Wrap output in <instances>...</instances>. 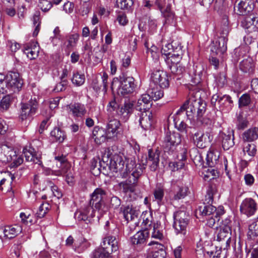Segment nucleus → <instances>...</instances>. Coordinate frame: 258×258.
I'll return each mask as SVG.
<instances>
[{
    "label": "nucleus",
    "instance_id": "nucleus-29",
    "mask_svg": "<svg viewBox=\"0 0 258 258\" xmlns=\"http://www.w3.org/2000/svg\"><path fill=\"white\" fill-rule=\"evenodd\" d=\"M220 137L222 139V145L223 149L225 150H229L234 145L233 131L226 134L224 133L220 134Z\"/></svg>",
    "mask_w": 258,
    "mask_h": 258
},
{
    "label": "nucleus",
    "instance_id": "nucleus-27",
    "mask_svg": "<svg viewBox=\"0 0 258 258\" xmlns=\"http://www.w3.org/2000/svg\"><path fill=\"white\" fill-rule=\"evenodd\" d=\"M244 142H252L258 139V127H252L244 131L241 135Z\"/></svg>",
    "mask_w": 258,
    "mask_h": 258
},
{
    "label": "nucleus",
    "instance_id": "nucleus-17",
    "mask_svg": "<svg viewBox=\"0 0 258 258\" xmlns=\"http://www.w3.org/2000/svg\"><path fill=\"white\" fill-rule=\"evenodd\" d=\"M147 237L148 232L147 231H138L131 238V242L133 245H135L136 248L141 250L145 244Z\"/></svg>",
    "mask_w": 258,
    "mask_h": 258
},
{
    "label": "nucleus",
    "instance_id": "nucleus-47",
    "mask_svg": "<svg viewBox=\"0 0 258 258\" xmlns=\"http://www.w3.org/2000/svg\"><path fill=\"white\" fill-rule=\"evenodd\" d=\"M190 156L197 166L203 165V159L196 149H194L191 152H190Z\"/></svg>",
    "mask_w": 258,
    "mask_h": 258
},
{
    "label": "nucleus",
    "instance_id": "nucleus-10",
    "mask_svg": "<svg viewBox=\"0 0 258 258\" xmlns=\"http://www.w3.org/2000/svg\"><path fill=\"white\" fill-rule=\"evenodd\" d=\"M151 81L155 84L162 88H166L169 86V80L167 73L162 70L154 71L151 75Z\"/></svg>",
    "mask_w": 258,
    "mask_h": 258
},
{
    "label": "nucleus",
    "instance_id": "nucleus-19",
    "mask_svg": "<svg viewBox=\"0 0 258 258\" xmlns=\"http://www.w3.org/2000/svg\"><path fill=\"white\" fill-rule=\"evenodd\" d=\"M231 227L229 225H225L220 228L217 234L216 240L218 241H223L226 246H229L230 242Z\"/></svg>",
    "mask_w": 258,
    "mask_h": 258
},
{
    "label": "nucleus",
    "instance_id": "nucleus-32",
    "mask_svg": "<svg viewBox=\"0 0 258 258\" xmlns=\"http://www.w3.org/2000/svg\"><path fill=\"white\" fill-rule=\"evenodd\" d=\"M203 68L201 65L194 66L192 71L190 72L191 82L194 85H197L201 83L203 76Z\"/></svg>",
    "mask_w": 258,
    "mask_h": 258
},
{
    "label": "nucleus",
    "instance_id": "nucleus-44",
    "mask_svg": "<svg viewBox=\"0 0 258 258\" xmlns=\"http://www.w3.org/2000/svg\"><path fill=\"white\" fill-rule=\"evenodd\" d=\"M162 88L157 86L156 88H152L148 90V94L152 100L155 101L158 100L163 96V91Z\"/></svg>",
    "mask_w": 258,
    "mask_h": 258
},
{
    "label": "nucleus",
    "instance_id": "nucleus-45",
    "mask_svg": "<svg viewBox=\"0 0 258 258\" xmlns=\"http://www.w3.org/2000/svg\"><path fill=\"white\" fill-rule=\"evenodd\" d=\"M233 101L229 95H223L219 99V107L230 109L232 107Z\"/></svg>",
    "mask_w": 258,
    "mask_h": 258
},
{
    "label": "nucleus",
    "instance_id": "nucleus-59",
    "mask_svg": "<svg viewBox=\"0 0 258 258\" xmlns=\"http://www.w3.org/2000/svg\"><path fill=\"white\" fill-rule=\"evenodd\" d=\"M39 7L43 12L48 11L52 7V3L47 0H41L39 3Z\"/></svg>",
    "mask_w": 258,
    "mask_h": 258
},
{
    "label": "nucleus",
    "instance_id": "nucleus-22",
    "mask_svg": "<svg viewBox=\"0 0 258 258\" xmlns=\"http://www.w3.org/2000/svg\"><path fill=\"white\" fill-rule=\"evenodd\" d=\"M120 125V121L116 119H112L109 121L106 131L107 136L109 139L117 136Z\"/></svg>",
    "mask_w": 258,
    "mask_h": 258
},
{
    "label": "nucleus",
    "instance_id": "nucleus-46",
    "mask_svg": "<svg viewBox=\"0 0 258 258\" xmlns=\"http://www.w3.org/2000/svg\"><path fill=\"white\" fill-rule=\"evenodd\" d=\"M247 236L251 239L258 236V220L249 225Z\"/></svg>",
    "mask_w": 258,
    "mask_h": 258
},
{
    "label": "nucleus",
    "instance_id": "nucleus-18",
    "mask_svg": "<svg viewBox=\"0 0 258 258\" xmlns=\"http://www.w3.org/2000/svg\"><path fill=\"white\" fill-rule=\"evenodd\" d=\"M160 152L156 150L153 151L152 149L148 150V156L147 163L149 164L150 169L152 171H155L159 166Z\"/></svg>",
    "mask_w": 258,
    "mask_h": 258
},
{
    "label": "nucleus",
    "instance_id": "nucleus-41",
    "mask_svg": "<svg viewBox=\"0 0 258 258\" xmlns=\"http://www.w3.org/2000/svg\"><path fill=\"white\" fill-rule=\"evenodd\" d=\"M14 98L10 94L5 96L0 101V110L6 111L12 103Z\"/></svg>",
    "mask_w": 258,
    "mask_h": 258
},
{
    "label": "nucleus",
    "instance_id": "nucleus-37",
    "mask_svg": "<svg viewBox=\"0 0 258 258\" xmlns=\"http://www.w3.org/2000/svg\"><path fill=\"white\" fill-rule=\"evenodd\" d=\"M216 211V208L212 205V204H203L200 206L199 209L196 210V214L199 213V214L203 216H209Z\"/></svg>",
    "mask_w": 258,
    "mask_h": 258
},
{
    "label": "nucleus",
    "instance_id": "nucleus-56",
    "mask_svg": "<svg viewBox=\"0 0 258 258\" xmlns=\"http://www.w3.org/2000/svg\"><path fill=\"white\" fill-rule=\"evenodd\" d=\"M251 102L250 95L245 93L243 94L239 99L238 104L239 107H242L248 105Z\"/></svg>",
    "mask_w": 258,
    "mask_h": 258
},
{
    "label": "nucleus",
    "instance_id": "nucleus-12",
    "mask_svg": "<svg viewBox=\"0 0 258 258\" xmlns=\"http://www.w3.org/2000/svg\"><path fill=\"white\" fill-rule=\"evenodd\" d=\"M95 209L91 206H87L84 208L77 211L75 213V218L78 221H89L95 215Z\"/></svg>",
    "mask_w": 258,
    "mask_h": 258
},
{
    "label": "nucleus",
    "instance_id": "nucleus-62",
    "mask_svg": "<svg viewBox=\"0 0 258 258\" xmlns=\"http://www.w3.org/2000/svg\"><path fill=\"white\" fill-rule=\"evenodd\" d=\"M79 36L78 34H74L69 36L67 47L74 46L79 40Z\"/></svg>",
    "mask_w": 258,
    "mask_h": 258
},
{
    "label": "nucleus",
    "instance_id": "nucleus-20",
    "mask_svg": "<svg viewBox=\"0 0 258 258\" xmlns=\"http://www.w3.org/2000/svg\"><path fill=\"white\" fill-rule=\"evenodd\" d=\"M176 181L173 180L172 185L174 191L173 199L174 200H179L184 198L187 194L188 187L183 184H178L175 185Z\"/></svg>",
    "mask_w": 258,
    "mask_h": 258
},
{
    "label": "nucleus",
    "instance_id": "nucleus-14",
    "mask_svg": "<svg viewBox=\"0 0 258 258\" xmlns=\"http://www.w3.org/2000/svg\"><path fill=\"white\" fill-rule=\"evenodd\" d=\"M102 248L110 253L116 251L118 249V241L115 236L108 234L103 240Z\"/></svg>",
    "mask_w": 258,
    "mask_h": 258
},
{
    "label": "nucleus",
    "instance_id": "nucleus-50",
    "mask_svg": "<svg viewBox=\"0 0 258 258\" xmlns=\"http://www.w3.org/2000/svg\"><path fill=\"white\" fill-rule=\"evenodd\" d=\"M50 208V206L48 203H43L39 207V210L36 213L37 217L39 218H43L49 210Z\"/></svg>",
    "mask_w": 258,
    "mask_h": 258
},
{
    "label": "nucleus",
    "instance_id": "nucleus-25",
    "mask_svg": "<svg viewBox=\"0 0 258 258\" xmlns=\"http://www.w3.org/2000/svg\"><path fill=\"white\" fill-rule=\"evenodd\" d=\"M239 68L243 72L252 74L254 71L255 63L252 58L247 57L240 62Z\"/></svg>",
    "mask_w": 258,
    "mask_h": 258
},
{
    "label": "nucleus",
    "instance_id": "nucleus-42",
    "mask_svg": "<svg viewBox=\"0 0 258 258\" xmlns=\"http://www.w3.org/2000/svg\"><path fill=\"white\" fill-rule=\"evenodd\" d=\"M50 134L51 137L59 143H62L66 138V135L64 131L58 127H55L51 132Z\"/></svg>",
    "mask_w": 258,
    "mask_h": 258
},
{
    "label": "nucleus",
    "instance_id": "nucleus-36",
    "mask_svg": "<svg viewBox=\"0 0 258 258\" xmlns=\"http://www.w3.org/2000/svg\"><path fill=\"white\" fill-rule=\"evenodd\" d=\"M127 178L126 180L119 183L118 185L122 189L123 192L133 193L135 191V187L137 185V183L136 181H133L132 179Z\"/></svg>",
    "mask_w": 258,
    "mask_h": 258
},
{
    "label": "nucleus",
    "instance_id": "nucleus-26",
    "mask_svg": "<svg viewBox=\"0 0 258 258\" xmlns=\"http://www.w3.org/2000/svg\"><path fill=\"white\" fill-rule=\"evenodd\" d=\"M121 211L122 212L124 219L127 221H130L137 218L139 215L138 211L136 210L132 205H128L121 207Z\"/></svg>",
    "mask_w": 258,
    "mask_h": 258
},
{
    "label": "nucleus",
    "instance_id": "nucleus-49",
    "mask_svg": "<svg viewBox=\"0 0 258 258\" xmlns=\"http://www.w3.org/2000/svg\"><path fill=\"white\" fill-rule=\"evenodd\" d=\"M110 254L109 252L100 247L93 252L92 258H109Z\"/></svg>",
    "mask_w": 258,
    "mask_h": 258
},
{
    "label": "nucleus",
    "instance_id": "nucleus-31",
    "mask_svg": "<svg viewBox=\"0 0 258 258\" xmlns=\"http://www.w3.org/2000/svg\"><path fill=\"white\" fill-rule=\"evenodd\" d=\"M155 245V247L158 250L153 252L147 258H166V252L164 249V246L159 244L158 242L152 241L149 243V245Z\"/></svg>",
    "mask_w": 258,
    "mask_h": 258
},
{
    "label": "nucleus",
    "instance_id": "nucleus-8",
    "mask_svg": "<svg viewBox=\"0 0 258 258\" xmlns=\"http://www.w3.org/2000/svg\"><path fill=\"white\" fill-rule=\"evenodd\" d=\"M6 77L8 87H9V93L19 92L23 84V80L20 77V74L17 72H11L7 75Z\"/></svg>",
    "mask_w": 258,
    "mask_h": 258
},
{
    "label": "nucleus",
    "instance_id": "nucleus-24",
    "mask_svg": "<svg viewBox=\"0 0 258 258\" xmlns=\"http://www.w3.org/2000/svg\"><path fill=\"white\" fill-rule=\"evenodd\" d=\"M152 99L149 94H144L141 96L140 98L138 100L137 104V109L141 111L149 110V109L152 105Z\"/></svg>",
    "mask_w": 258,
    "mask_h": 258
},
{
    "label": "nucleus",
    "instance_id": "nucleus-63",
    "mask_svg": "<svg viewBox=\"0 0 258 258\" xmlns=\"http://www.w3.org/2000/svg\"><path fill=\"white\" fill-rule=\"evenodd\" d=\"M34 149H31L27 150V149H24L23 154L25 157V159L27 161H31L33 159V156L35 153L33 152Z\"/></svg>",
    "mask_w": 258,
    "mask_h": 258
},
{
    "label": "nucleus",
    "instance_id": "nucleus-40",
    "mask_svg": "<svg viewBox=\"0 0 258 258\" xmlns=\"http://www.w3.org/2000/svg\"><path fill=\"white\" fill-rule=\"evenodd\" d=\"M217 192V188L215 184H210L208 186L207 194L205 196L203 204H212L213 201V196Z\"/></svg>",
    "mask_w": 258,
    "mask_h": 258
},
{
    "label": "nucleus",
    "instance_id": "nucleus-28",
    "mask_svg": "<svg viewBox=\"0 0 258 258\" xmlns=\"http://www.w3.org/2000/svg\"><path fill=\"white\" fill-rule=\"evenodd\" d=\"M22 229L18 225L13 226H6L3 230L4 237L8 239H12L15 237L18 234L22 232Z\"/></svg>",
    "mask_w": 258,
    "mask_h": 258
},
{
    "label": "nucleus",
    "instance_id": "nucleus-1",
    "mask_svg": "<svg viewBox=\"0 0 258 258\" xmlns=\"http://www.w3.org/2000/svg\"><path fill=\"white\" fill-rule=\"evenodd\" d=\"M206 104L202 99L201 92L198 90H191L189 92L188 99L177 111V114H180L182 112L186 111V114L189 119L192 115L197 112L198 119L202 123L210 124L211 120L208 118L203 117L206 111Z\"/></svg>",
    "mask_w": 258,
    "mask_h": 258
},
{
    "label": "nucleus",
    "instance_id": "nucleus-23",
    "mask_svg": "<svg viewBox=\"0 0 258 258\" xmlns=\"http://www.w3.org/2000/svg\"><path fill=\"white\" fill-rule=\"evenodd\" d=\"M249 3L250 2L247 0L240 1L237 6H234V10L235 13L242 16L248 14L252 10L251 4Z\"/></svg>",
    "mask_w": 258,
    "mask_h": 258
},
{
    "label": "nucleus",
    "instance_id": "nucleus-34",
    "mask_svg": "<svg viewBox=\"0 0 258 258\" xmlns=\"http://www.w3.org/2000/svg\"><path fill=\"white\" fill-rule=\"evenodd\" d=\"M69 108L74 116L81 117L86 113V109L84 105L80 103L70 104Z\"/></svg>",
    "mask_w": 258,
    "mask_h": 258
},
{
    "label": "nucleus",
    "instance_id": "nucleus-48",
    "mask_svg": "<svg viewBox=\"0 0 258 258\" xmlns=\"http://www.w3.org/2000/svg\"><path fill=\"white\" fill-rule=\"evenodd\" d=\"M24 52L30 59H35L38 56L39 52L36 46L26 47Z\"/></svg>",
    "mask_w": 258,
    "mask_h": 258
},
{
    "label": "nucleus",
    "instance_id": "nucleus-61",
    "mask_svg": "<svg viewBox=\"0 0 258 258\" xmlns=\"http://www.w3.org/2000/svg\"><path fill=\"white\" fill-rule=\"evenodd\" d=\"M216 82L219 87H223L227 84L226 76L224 73H220L216 78Z\"/></svg>",
    "mask_w": 258,
    "mask_h": 258
},
{
    "label": "nucleus",
    "instance_id": "nucleus-6",
    "mask_svg": "<svg viewBox=\"0 0 258 258\" xmlns=\"http://www.w3.org/2000/svg\"><path fill=\"white\" fill-rule=\"evenodd\" d=\"M173 228L177 233L185 235L186 228L189 223V217L184 211H178L174 214Z\"/></svg>",
    "mask_w": 258,
    "mask_h": 258
},
{
    "label": "nucleus",
    "instance_id": "nucleus-15",
    "mask_svg": "<svg viewBox=\"0 0 258 258\" xmlns=\"http://www.w3.org/2000/svg\"><path fill=\"white\" fill-rule=\"evenodd\" d=\"M134 110V104L129 100L124 101L122 105H121L116 110V112L120 118L126 120L130 115L132 113Z\"/></svg>",
    "mask_w": 258,
    "mask_h": 258
},
{
    "label": "nucleus",
    "instance_id": "nucleus-52",
    "mask_svg": "<svg viewBox=\"0 0 258 258\" xmlns=\"http://www.w3.org/2000/svg\"><path fill=\"white\" fill-rule=\"evenodd\" d=\"M0 93L2 94L9 93V87L7 83V77L0 75Z\"/></svg>",
    "mask_w": 258,
    "mask_h": 258
},
{
    "label": "nucleus",
    "instance_id": "nucleus-7",
    "mask_svg": "<svg viewBox=\"0 0 258 258\" xmlns=\"http://www.w3.org/2000/svg\"><path fill=\"white\" fill-rule=\"evenodd\" d=\"M181 142V137L177 132L167 131L164 138L163 146L164 151L172 153L175 147Z\"/></svg>",
    "mask_w": 258,
    "mask_h": 258
},
{
    "label": "nucleus",
    "instance_id": "nucleus-38",
    "mask_svg": "<svg viewBox=\"0 0 258 258\" xmlns=\"http://www.w3.org/2000/svg\"><path fill=\"white\" fill-rule=\"evenodd\" d=\"M186 149L184 148L183 149V152L181 153L182 155V158L180 159L181 160H183L186 159ZM184 165V163H183V161H179V162H170L169 163V168L170 170L172 171H177L179 169H181L183 167Z\"/></svg>",
    "mask_w": 258,
    "mask_h": 258
},
{
    "label": "nucleus",
    "instance_id": "nucleus-60",
    "mask_svg": "<svg viewBox=\"0 0 258 258\" xmlns=\"http://www.w3.org/2000/svg\"><path fill=\"white\" fill-rule=\"evenodd\" d=\"M177 55L174 56L173 54H170V55L168 56L166 58V61L168 63V66L172 65V64H179V62L180 61L182 57H179Z\"/></svg>",
    "mask_w": 258,
    "mask_h": 258
},
{
    "label": "nucleus",
    "instance_id": "nucleus-30",
    "mask_svg": "<svg viewBox=\"0 0 258 258\" xmlns=\"http://www.w3.org/2000/svg\"><path fill=\"white\" fill-rule=\"evenodd\" d=\"M219 153L218 151L210 149L207 154V164L209 167H216L219 163Z\"/></svg>",
    "mask_w": 258,
    "mask_h": 258
},
{
    "label": "nucleus",
    "instance_id": "nucleus-2",
    "mask_svg": "<svg viewBox=\"0 0 258 258\" xmlns=\"http://www.w3.org/2000/svg\"><path fill=\"white\" fill-rule=\"evenodd\" d=\"M136 86L133 77L122 73L118 78L113 79L111 88L112 90H116L118 94L124 95L134 92Z\"/></svg>",
    "mask_w": 258,
    "mask_h": 258
},
{
    "label": "nucleus",
    "instance_id": "nucleus-33",
    "mask_svg": "<svg viewBox=\"0 0 258 258\" xmlns=\"http://www.w3.org/2000/svg\"><path fill=\"white\" fill-rule=\"evenodd\" d=\"M3 11L10 17L16 15L15 0H3Z\"/></svg>",
    "mask_w": 258,
    "mask_h": 258
},
{
    "label": "nucleus",
    "instance_id": "nucleus-11",
    "mask_svg": "<svg viewBox=\"0 0 258 258\" xmlns=\"http://www.w3.org/2000/svg\"><path fill=\"white\" fill-rule=\"evenodd\" d=\"M37 102L35 98H31L28 103H22L21 113L22 119H25L28 116L33 115L37 108Z\"/></svg>",
    "mask_w": 258,
    "mask_h": 258
},
{
    "label": "nucleus",
    "instance_id": "nucleus-16",
    "mask_svg": "<svg viewBox=\"0 0 258 258\" xmlns=\"http://www.w3.org/2000/svg\"><path fill=\"white\" fill-rule=\"evenodd\" d=\"M194 144L197 147L201 149L206 147L210 142V136L208 133L204 134L202 132H197L193 136Z\"/></svg>",
    "mask_w": 258,
    "mask_h": 258
},
{
    "label": "nucleus",
    "instance_id": "nucleus-55",
    "mask_svg": "<svg viewBox=\"0 0 258 258\" xmlns=\"http://www.w3.org/2000/svg\"><path fill=\"white\" fill-rule=\"evenodd\" d=\"M85 80V76L80 75L78 73L74 74L73 77L72 79V83L77 86L82 85L84 83Z\"/></svg>",
    "mask_w": 258,
    "mask_h": 258
},
{
    "label": "nucleus",
    "instance_id": "nucleus-21",
    "mask_svg": "<svg viewBox=\"0 0 258 258\" xmlns=\"http://www.w3.org/2000/svg\"><path fill=\"white\" fill-rule=\"evenodd\" d=\"M139 121L141 127L145 130L150 128L152 123V114L149 110H145L140 114Z\"/></svg>",
    "mask_w": 258,
    "mask_h": 258
},
{
    "label": "nucleus",
    "instance_id": "nucleus-39",
    "mask_svg": "<svg viewBox=\"0 0 258 258\" xmlns=\"http://www.w3.org/2000/svg\"><path fill=\"white\" fill-rule=\"evenodd\" d=\"M170 70L172 74L174 76L173 79L176 80H180L183 76L185 71L184 68L178 64H172L169 66Z\"/></svg>",
    "mask_w": 258,
    "mask_h": 258
},
{
    "label": "nucleus",
    "instance_id": "nucleus-5",
    "mask_svg": "<svg viewBox=\"0 0 258 258\" xmlns=\"http://www.w3.org/2000/svg\"><path fill=\"white\" fill-rule=\"evenodd\" d=\"M105 197V191L100 188H96L91 195L90 206L100 215H102L107 210L104 202Z\"/></svg>",
    "mask_w": 258,
    "mask_h": 258
},
{
    "label": "nucleus",
    "instance_id": "nucleus-43",
    "mask_svg": "<svg viewBox=\"0 0 258 258\" xmlns=\"http://www.w3.org/2000/svg\"><path fill=\"white\" fill-rule=\"evenodd\" d=\"M256 147L253 143L244 142L243 144V152L244 155L247 154L248 156L253 157L256 154Z\"/></svg>",
    "mask_w": 258,
    "mask_h": 258
},
{
    "label": "nucleus",
    "instance_id": "nucleus-64",
    "mask_svg": "<svg viewBox=\"0 0 258 258\" xmlns=\"http://www.w3.org/2000/svg\"><path fill=\"white\" fill-rule=\"evenodd\" d=\"M20 217L21 218L22 222L25 224H27L28 223H32L33 222V220L30 214L21 213Z\"/></svg>",
    "mask_w": 258,
    "mask_h": 258
},
{
    "label": "nucleus",
    "instance_id": "nucleus-57",
    "mask_svg": "<svg viewBox=\"0 0 258 258\" xmlns=\"http://www.w3.org/2000/svg\"><path fill=\"white\" fill-rule=\"evenodd\" d=\"M171 3H168L166 6V8L164 10L163 13L164 17L166 19V21L171 22L172 21L174 18V14L171 12Z\"/></svg>",
    "mask_w": 258,
    "mask_h": 258
},
{
    "label": "nucleus",
    "instance_id": "nucleus-51",
    "mask_svg": "<svg viewBox=\"0 0 258 258\" xmlns=\"http://www.w3.org/2000/svg\"><path fill=\"white\" fill-rule=\"evenodd\" d=\"M134 4V0H116V5L122 10L128 9Z\"/></svg>",
    "mask_w": 258,
    "mask_h": 258
},
{
    "label": "nucleus",
    "instance_id": "nucleus-53",
    "mask_svg": "<svg viewBox=\"0 0 258 258\" xmlns=\"http://www.w3.org/2000/svg\"><path fill=\"white\" fill-rule=\"evenodd\" d=\"M248 121L245 117L238 116L236 122V127L239 130H243L248 125Z\"/></svg>",
    "mask_w": 258,
    "mask_h": 258
},
{
    "label": "nucleus",
    "instance_id": "nucleus-9",
    "mask_svg": "<svg viewBox=\"0 0 258 258\" xmlns=\"http://www.w3.org/2000/svg\"><path fill=\"white\" fill-rule=\"evenodd\" d=\"M131 157H125L123 155L118 154L114 155L113 158L110 160V165L111 167L113 169V171L119 172L120 176L122 177V172L125 171L127 159Z\"/></svg>",
    "mask_w": 258,
    "mask_h": 258
},
{
    "label": "nucleus",
    "instance_id": "nucleus-13",
    "mask_svg": "<svg viewBox=\"0 0 258 258\" xmlns=\"http://www.w3.org/2000/svg\"><path fill=\"white\" fill-rule=\"evenodd\" d=\"M257 209V204L251 198H246L241 204L240 212L247 216L253 215Z\"/></svg>",
    "mask_w": 258,
    "mask_h": 258
},
{
    "label": "nucleus",
    "instance_id": "nucleus-58",
    "mask_svg": "<svg viewBox=\"0 0 258 258\" xmlns=\"http://www.w3.org/2000/svg\"><path fill=\"white\" fill-rule=\"evenodd\" d=\"M174 45H176V43L173 41L170 44H167L163 46L161 49V53L163 55L167 56V57L171 54L172 48Z\"/></svg>",
    "mask_w": 258,
    "mask_h": 258
},
{
    "label": "nucleus",
    "instance_id": "nucleus-54",
    "mask_svg": "<svg viewBox=\"0 0 258 258\" xmlns=\"http://www.w3.org/2000/svg\"><path fill=\"white\" fill-rule=\"evenodd\" d=\"M154 197L158 203L161 202L164 195V189L163 186H157L153 191Z\"/></svg>",
    "mask_w": 258,
    "mask_h": 258
},
{
    "label": "nucleus",
    "instance_id": "nucleus-35",
    "mask_svg": "<svg viewBox=\"0 0 258 258\" xmlns=\"http://www.w3.org/2000/svg\"><path fill=\"white\" fill-rule=\"evenodd\" d=\"M92 135L94 141L98 145L101 144L107 139H109L107 136L106 133H105L102 129H100L97 127H94Z\"/></svg>",
    "mask_w": 258,
    "mask_h": 258
},
{
    "label": "nucleus",
    "instance_id": "nucleus-3",
    "mask_svg": "<svg viewBox=\"0 0 258 258\" xmlns=\"http://www.w3.org/2000/svg\"><path fill=\"white\" fill-rule=\"evenodd\" d=\"M220 30V36L214 43L211 48L213 52L216 54H223L227 50V35L229 33V22L228 17L224 16L222 18Z\"/></svg>",
    "mask_w": 258,
    "mask_h": 258
},
{
    "label": "nucleus",
    "instance_id": "nucleus-4",
    "mask_svg": "<svg viewBox=\"0 0 258 258\" xmlns=\"http://www.w3.org/2000/svg\"><path fill=\"white\" fill-rule=\"evenodd\" d=\"M145 168L143 165L136 163L134 157H131L127 159L125 171L122 172V177L129 178L138 183V179L143 174Z\"/></svg>",
    "mask_w": 258,
    "mask_h": 258
}]
</instances>
